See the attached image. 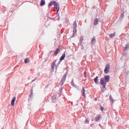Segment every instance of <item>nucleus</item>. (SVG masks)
Returning <instances> with one entry per match:
<instances>
[{"label": "nucleus", "instance_id": "nucleus-30", "mask_svg": "<svg viewBox=\"0 0 129 129\" xmlns=\"http://www.w3.org/2000/svg\"><path fill=\"white\" fill-rule=\"evenodd\" d=\"M77 25V24H76V21H75L74 22V24H73V25Z\"/></svg>", "mask_w": 129, "mask_h": 129}, {"label": "nucleus", "instance_id": "nucleus-4", "mask_svg": "<svg viewBox=\"0 0 129 129\" xmlns=\"http://www.w3.org/2000/svg\"><path fill=\"white\" fill-rule=\"evenodd\" d=\"M56 3V1H51L49 4H48V8H50L51 6L53 4H55V3Z\"/></svg>", "mask_w": 129, "mask_h": 129}, {"label": "nucleus", "instance_id": "nucleus-11", "mask_svg": "<svg viewBox=\"0 0 129 129\" xmlns=\"http://www.w3.org/2000/svg\"><path fill=\"white\" fill-rule=\"evenodd\" d=\"M115 33L114 32L113 34H110L109 35V37L110 38H112L115 35Z\"/></svg>", "mask_w": 129, "mask_h": 129}, {"label": "nucleus", "instance_id": "nucleus-33", "mask_svg": "<svg viewBox=\"0 0 129 129\" xmlns=\"http://www.w3.org/2000/svg\"><path fill=\"white\" fill-rule=\"evenodd\" d=\"M95 100L96 101L97 100V99H96V98H95Z\"/></svg>", "mask_w": 129, "mask_h": 129}, {"label": "nucleus", "instance_id": "nucleus-19", "mask_svg": "<svg viewBox=\"0 0 129 129\" xmlns=\"http://www.w3.org/2000/svg\"><path fill=\"white\" fill-rule=\"evenodd\" d=\"M77 32V30H73V35L72 37H74L75 36V35Z\"/></svg>", "mask_w": 129, "mask_h": 129}, {"label": "nucleus", "instance_id": "nucleus-10", "mask_svg": "<svg viewBox=\"0 0 129 129\" xmlns=\"http://www.w3.org/2000/svg\"><path fill=\"white\" fill-rule=\"evenodd\" d=\"M98 76H97L94 79V81L96 84H99V82L98 81Z\"/></svg>", "mask_w": 129, "mask_h": 129}, {"label": "nucleus", "instance_id": "nucleus-32", "mask_svg": "<svg viewBox=\"0 0 129 129\" xmlns=\"http://www.w3.org/2000/svg\"><path fill=\"white\" fill-rule=\"evenodd\" d=\"M61 61H60V59L58 63V64H59L60 63V62Z\"/></svg>", "mask_w": 129, "mask_h": 129}, {"label": "nucleus", "instance_id": "nucleus-26", "mask_svg": "<svg viewBox=\"0 0 129 129\" xmlns=\"http://www.w3.org/2000/svg\"><path fill=\"white\" fill-rule=\"evenodd\" d=\"M74 26L73 28H74V30H76V27H77V25H73Z\"/></svg>", "mask_w": 129, "mask_h": 129}, {"label": "nucleus", "instance_id": "nucleus-1", "mask_svg": "<svg viewBox=\"0 0 129 129\" xmlns=\"http://www.w3.org/2000/svg\"><path fill=\"white\" fill-rule=\"evenodd\" d=\"M105 80L103 78H101L100 82V84H101L102 87L101 86V91L104 92L106 90L104 89L106 88V86L107 84V82H108L109 81V79L110 78V76L108 75H105L104 77Z\"/></svg>", "mask_w": 129, "mask_h": 129}, {"label": "nucleus", "instance_id": "nucleus-37", "mask_svg": "<svg viewBox=\"0 0 129 129\" xmlns=\"http://www.w3.org/2000/svg\"><path fill=\"white\" fill-rule=\"evenodd\" d=\"M60 90H62V89L61 88V89H60Z\"/></svg>", "mask_w": 129, "mask_h": 129}, {"label": "nucleus", "instance_id": "nucleus-9", "mask_svg": "<svg viewBox=\"0 0 129 129\" xmlns=\"http://www.w3.org/2000/svg\"><path fill=\"white\" fill-rule=\"evenodd\" d=\"M83 37H82V36H81V37L80 38V41H79V45H81L82 46V43L83 42Z\"/></svg>", "mask_w": 129, "mask_h": 129}, {"label": "nucleus", "instance_id": "nucleus-28", "mask_svg": "<svg viewBox=\"0 0 129 129\" xmlns=\"http://www.w3.org/2000/svg\"><path fill=\"white\" fill-rule=\"evenodd\" d=\"M89 122V121H88V120L87 119H86L85 121V123H88V122Z\"/></svg>", "mask_w": 129, "mask_h": 129}, {"label": "nucleus", "instance_id": "nucleus-5", "mask_svg": "<svg viewBox=\"0 0 129 129\" xmlns=\"http://www.w3.org/2000/svg\"><path fill=\"white\" fill-rule=\"evenodd\" d=\"M16 98L15 97H14L12 99L11 101V105L12 106H13L14 105Z\"/></svg>", "mask_w": 129, "mask_h": 129}, {"label": "nucleus", "instance_id": "nucleus-18", "mask_svg": "<svg viewBox=\"0 0 129 129\" xmlns=\"http://www.w3.org/2000/svg\"><path fill=\"white\" fill-rule=\"evenodd\" d=\"M98 18L95 19L94 21V24L95 25H97L98 24Z\"/></svg>", "mask_w": 129, "mask_h": 129}, {"label": "nucleus", "instance_id": "nucleus-31", "mask_svg": "<svg viewBox=\"0 0 129 129\" xmlns=\"http://www.w3.org/2000/svg\"><path fill=\"white\" fill-rule=\"evenodd\" d=\"M81 46V49H84V47H83V45L82 44V46L81 45H80Z\"/></svg>", "mask_w": 129, "mask_h": 129}, {"label": "nucleus", "instance_id": "nucleus-20", "mask_svg": "<svg viewBox=\"0 0 129 129\" xmlns=\"http://www.w3.org/2000/svg\"><path fill=\"white\" fill-rule=\"evenodd\" d=\"M29 59L27 58L24 60V62L25 63H27L29 62Z\"/></svg>", "mask_w": 129, "mask_h": 129}, {"label": "nucleus", "instance_id": "nucleus-36", "mask_svg": "<svg viewBox=\"0 0 129 129\" xmlns=\"http://www.w3.org/2000/svg\"><path fill=\"white\" fill-rule=\"evenodd\" d=\"M60 90H62V89L61 88V89H60Z\"/></svg>", "mask_w": 129, "mask_h": 129}, {"label": "nucleus", "instance_id": "nucleus-27", "mask_svg": "<svg viewBox=\"0 0 129 129\" xmlns=\"http://www.w3.org/2000/svg\"><path fill=\"white\" fill-rule=\"evenodd\" d=\"M100 110L102 111H103V110L104 109V108L103 107H102L101 106L100 107Z\"/></svg>", "mask_w": 129, "mask_h": 129}, {"label": "nucleus", "instance_id": "nucleus-39", "mask_svg": "<svg viewBox=\"0 0 129 129\" xmlns=\"http://www.w3.org/2000/svg\"><path fill=\"white\" fill-rule=\"evenodd\" d=\"M58 13V12H57V13Z\"/></svg>", "mask_w": 129, "mask_h": 129}, {"label": "nucleus", "instance_id": "nucleus-2", "mask_svg": "<svg viewBox=\"0 0 129 129\" xmlns=\"http://www.w3.org/2000/svg\"><path fill=\"white\" fill-rule=\"evenodd\" d=\"M110 69V67L109 64H107L104 70L105 73L108 74L109 71Z\"/></svg>", "mask_w": 129, "mask_h": 129}, {"label": "nucleus", "instance_id": "nucleus-14", "mask_svg": "<svg viewBox=\"0 0 129 129\" xmlns=\"http://www.w3.org/2000/svg\"><path fill=\"white\" fill-rule=\"evenodd\" d=\"M58 4L57 3H55L54 4V6L55 8L56 9L57 11V12H58L59 9V7H58Z\"/></svg>", "mask_w": 129, "mask_h": 129}, {"label": "nucleus", "instance_id": "nucleus-6", "mask_svg": "<svg viewBox=\"0 0 129 129\" xmlns=\"http://www.w3.org/2000/svg\"><path fill=\"white\" fill-rule=\"evenodd\" d=\"M121 13V14L120 17L119 18V19L120 20H122L124 17V12L123 11H122Z\"/></svg>", "mask_w": 129, "mask_h": 129}, {"label": "nucleus", "instance_id": "nucleus-25", "mask_svg": "<svg viewBox=\"0 0 129 129\" xmlns=\"http://www.w3.org/2000/svg\"><path fill=\"white\" fill-rule=\"evenodd\" d=\"M109 98L110 99V100L112 102L113 101V99L112 98L111 96V95H110Z\"/></svg>", "mask_w": 129, "mask_h": 129}, {"label": "nucleus", "instance_id": "nucleus-35", "mask_svg": "<svg viewBox=\"0 0 129 129\" xmlns=\"http://www.w3.org/2000/svg\"><path fill=\"white\" fill-rule=\"evenodd\" d=\"M60 90H62V89L61 88V89H60Z\"/></svg>", "mask_w": 129, "mask_h": 129}, {"label": "nucleus", "instance_id": "nucleus-3", "mask_svg": "<svg viewBox=\"0 0 129 129\" xmlns=\"http://www.w3.org/2000/svg\"><path fill=\"white\" fill-rule=\"evenodd\" d=\"M56 61V59L54 60L51 64V68L53 70L54 69V66H56L55 63Z\"/></svg>", "mask_w": 129, "mask_h": 129}, {"label": "nucleus", "instance_id": "nucleus-17", "mask_svg": "<svg viewBox=\"0 0 129 129\" xmlns=\"http://www.w3.org/2000/svg\"><path fill=\"white\" fill-rule=\"evenodd\" d=\"M129 47V43L128 44H126L124 48V50H127V48L128 47Z\"/></svg>", "mask_w": 129, "mask_h": 129}, {"label": "nucleus", "instance_id": "nucleus-34", "mask_svg": "<svg viewBox=\"0 0 129 129\" xmlns=\"http://www.w3.org/2000/svg\"><path fill=\"white\" fill-rule=\"evenodd\" d=\"M128 97H129V98H128V101H129V93H128Z\"/></svg>", "mask_w": 129, "mask_h": 129}, {"label": "nucleus", "instance_id": "nucleus-13", "mask_svg": "<svg viewBox=\"0 0 129 129\" xmlns=\"http://www.w3.org/2000/svg\"><path fill=\"white\" fill-rule=\"evenodd\" d=\"M45 4V1L44 0H41L40 5L41 6H43Z\"/></svg>", "mask_w": 129, "mask_h": 129}, {"label": "nucleus", "instance_id": "nucleus-23", "mask_svg": "<svg viewBox=\"0 0 129 129\" xmlns=\"http://www.w3.org/2000/svg\"><path fill=\"white\" fill-rule=\"evenodd\" d=\"M56 98V96L55 95H53L52 97V99L53 100H55Z\"/></svg>", "mask_w": 129, "mask_h": 129}, {"label": "nucleus", "instance_id": "nucleus-29", "mask_svg": "<svg viewBox=\"0 0 129 129\" xmlns=\"http://www.w3.org/2000/svg\"><path fill=\"white\" fill-rule=\"evenodd\" d=\"M37 78H35L33 80L31 81V82H33L34 81H35L37 79Z\"/></svg>", "mask_w": 129, "mask_h": 129}, {"label": "nucleus", "instance_id": "nucleus-22", "mask_svg": "<svg viewBox=\"0 0 129 129\" xmlns=\"http://www.w3.org/2000/svg\"><path fill=\"white\" fill-rule=\"evenodd\" d=\"M33 94V89H31V93L29 95V98H32ZM29 100V98L28 100Z\"/></svg>", "mask_w": 129, "mask_h": 129}, {"label": "nucleus", "instance_id": "nucleus-12", "mask_svg": "<svg viewBox=\"0 0 129 129\" xmlns=\"http://www.w3.org/2000/svg\"><path fill=\"white\" fill-rule=\"evenodd\" d=\"M65 57V53H64L62 54V55L60 58V61H62L64 59Z\"/></svg>", "mask_w": 129, "mask_h": 129}, {"label": "nucleus", "instance_id": "nucleus-21", "mask_svg": "<svg viewBox=\"0 0 129 129\" xmlns=\"http://www.w3.org/2000/svg\"><path fill=\"white\" fill-rule=\"evenodd\" d=\"M95 39L94 38H93L92 40L91 43L92 44H93L95 42Z\"/></svg>", "mask_w": 129, "mask_h": 129}, {"label": "nucleus", "instance_id": "nucleus-24", "mask_svg": "<svg viewBox=\"0 0 129 129\" xmlns=\"http://www.w3.org/2000/svg\"><path fill=\"white\" fill-rule=\"evenodd\" d=\"M74 81L73 80V79L72 81L71 82V85L73 86H76V85H74Z\"/></svg>", "mask_w": 129, "mask_h": 129}, {"label": "nucleus", "instance_id": "nucleus-16", "mask_svg": "<svg viewBox=\"0 0 129 129\" xmlns=\"http://www.w3.org/2000/svg\"><path fill=\"white\" fill-rule=\"evenodd\" d=\"M59 50L58 48H57L55 50V51L54 52V55L56 56L57 55L58 51Z\"/></svg>", "mask_w": 129, "mask_h": 129}, {"label": "nucleus", "instance_id": "nucleus-15", "mask_svg": "<svg viewBox=\"0 0 129 129\" xmlns=\"http://www.w3.org/2000/svg\"><path fill=\"white\" fill-rule=\"evenodd\" d=\"M83 90L82 93V95H83L84 97H86V95L85 94V89L83 87L82 88Z\"/></svg>", "mask_w": 129, "mask_h": 129}, {"label": "nucleus", "instance_id": "nucleus-7", "mask_svg": "<svg viewBox=\"0 0 129 129\" xmlns=\"http://www.w3.org/2000/svg\"><path fill=\"white\" fill-rule=\"evenodd\" d=\"M66 74H65L63 76L61 80V82H62V84H61V85H62L63 84L64 82L66 80Z\"/></svg>", "mask_w": 129, "mask_h": 129}, {"label": "nucleus", "instance_id": "nucleus-8", "mask_svg": "<svg viewBox=\"0 0 129 129\" xmlns=\"http://www.w3.org/2000/svg\"><path fill=\"white\" fill-rule=\"evenodd\" d=\"M101 116V115L100 114H98V115L96 116L95 120V121H97L99 120Z\"/></svg>", "mask_w": 129, "mask_h": 129}, {"label": "nucleus", "instance_id": "nucleus-38", "mask_svg": "<svg viewBox=\"0 0 129 129\" xmlns=\"http://www.w3.org/2000/svg\"><path fill=\"white\" fill-rule=\"evenodd\" d=\"M52 52V51H50V52Z\"/></svg>", "mask_w": 129, "mask_h": 129}]
</instances>
